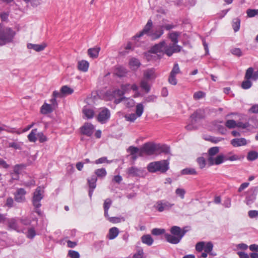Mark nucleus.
Instances as JSON below:
<instances>
[{
    "label": "nucleus",
    "instance_id": "1",
    "mask_svg": "<svg viewBox=\"0 0 258 258\" xmlns=\"http://www.w3.org/2000/svg\"><path fill=\"white\" fill-rule=\"evenodd\" d=\"M130 90V84H122L121 85L120 89L107 91L105 93V98L109 100H114V102L117 104L126 99L124 95Z\"/></svg>",
    "mask_w": 258,
    "mask_h": 258
},
{
    "label": "nucleus",
    "instance_id": "2",
    "mask_svg": "<svg viewBox=\"0 0 258 258\" xmlns=\"http://www.w3.org/2000/svg\"><path fill=\"white\" fill-rule=\"evenodd\" d=\"M188 231V227L181 228L179 226H173L170 228V233H165L164 236L168 242L173 244H177L180 242Z\"/></svg>",
    "mask_w": 258,
    "mask_h": 258
},
{
    "label": "nucleus",
    "instance_id": "3",
    "mask_svg": "<svg viewBox=\"0 0 258 258\" xmlns=\"http://www.w3.org/2000/svg\"><path fill=\"white\" fill-rule=\"evenodd\" d=\"M180 35V33L177 31L172 32L168 34V37L172 43L168 45L166 50V55L168 56H171L173 53L179 52L181 50L182 47L177 44Z\"/></svg>",
    "mask_w": 258,
    "mask_h": 258
},
{
    "label": "nucleus",
    "instance_id": "4",
    "mask_svg": "<svg viewBox=\"0 0 258 258\" xmlns=\"http://www.w3.org/2000/svg\"><path fill=\"white\" fill-rule=\"evenodd\" d=\"M169 168V162L168 160H162L150 162L147 166V169L150 173L159 172L165 173Z\"/></svg>",
    "mask_w": 258,
    "mask_h": 258
},
{
    "label": "nucleus",
    "instance_id": "5",
    "mask_svg": "<svg viewBox=\"0 0 258 258\" xmlns=\"http://www.w3.org/2000/svg\"><path fill=\"white\" fill-rule=\"evenodd\" d=\"M205 116V111L203 109H198L195 111L190 116V121L185 126V128L188 131L196 130L198 128L197 123L200 120L204 118Z\"/></svg>",
    "mask_w": 258,
    "mask_h": 258
},
{
    "label": "nucleus",
    "instance_id": "6",
    "mask_svg": "<svg viewBox=\"0 0 258 258\" xmlns=\"http://www.w3.org/2000/svg\"><path fill=\"white\" fill-rule=\"evenodd\" d=\"M2 24H0V38L5 45L13 41L16 34L15 32L11 28H5L1 30Z\"/></svg>",
    "mask_w": 258,
    "mask_h": 258
},
{
    "label": "nucleus",
    "instance_id": "7",
    "mask_svg": "<svg viewBox=\"0 0 258 258\" xmlns=\"http://www.w3.org/2000/svg\"><path fill=\"white\" fill-rule=\"evenodd\" d=\"M168 45L166 44L165 40H162L159 43L152 46L150 48V52L156 54L159 57L161 58L164 54L166 55V50Z\"/></svg>",
    "mask_w": 258,
    "mask_h": 258
},
{
    "label": "nucleus",
    "instance_id": "8",
    "mask_svg": "<svg viewBox=\"0 0 258 258\" xmlns=\"http://www.w3.org/2000/svg\"><path fill=\"white\" fill-rule=\"evenodd\" d=\"M43 189L38 186L33 193L32 202L35 209H39L41 206V201L43 198Z\"/></svg>",
    "mask_w": 258,
    "mask_h": 258
},
{
    "label": "nucleus",
    "instance_id": "9",
    "mask_svg": "<svg viewBox=\"0 0 258 258\" xmlns=\"http://www.w3.org/2000/svg\"><path fill=\"white\" fill-rule=\"evenodd\" d=\"M110 116L109 109L106 107L100 108L97 116V120L100 123L104 124L109 120Z\"/></svg>",
    "mask_w": 258,
    "mask_h": 258
},
{
    "label": "nucleus",
    "instance_id": "10",
    "mask_svg": "<svg viewBox=\"0 0 258 258\" xmlns=\"http://www.w3.org/2000/svg\"><path fill=\"white\" fill-rule=\"evenodd\" d=\"M126 174L130 177H142L146 175V170L144 168L131 166L127 169Z\"/></svg>",
    "mask_w": 258,
    "mask_h": 258
},
{
    "label": "nucleus",
    "instance_id": "11",
    "mask_svg": "<svg viewBox=\"0 0 258 258\" xmlns=\"http://www.w3.org/2000/svg\"><path fill=\"white\" fill-rule=\"evenodd\" d=\"M174 205V204L169 202L166 200H161L156 202L154 207L158 212H162L165 211L170 210Z\"/></svg>",
    "mask_w": 258,
    "mask_h": 258
},
{
    "label": "nucleus",
    "instance_id": "12",
    "mask_svg": "<svg viewBox=\"0 0 258 258\" xmlns=\"http://www.w3.org/2000/svg\"><path fill=\"white\" fill-rule=\"evenodd\" d=\"M157 151V144L153 143H146L144 144L140 149V156L143 153L148 155H152Z\"/></svg>",
    "mask_w": 258,
    "mask_h": 258
},
{
    "label": "nucleus",
    "instance_id": "13",
    "mask_svg": "<svg viewBox=\"0 0 258 258\" xmlns=\"http://www.w3.org/2000/svg\"><path fill=\"white\" fill-rule=\"evenodd\" d=\"M195 248L198 252H202L204 250L205 252L210 253L213 250V244L211 241H200L196 244Z\"/></svg>",
    "mask_w": 258,
    "mask_h": 258
},
{
    "label": "nucleus",
    "instance_id": "14",
    "mask_svg": "<svg viewBox=\"0 0 258 258\" xmlns=\"http://www.w3.org/2000/svg\"><path fill=\"white\" fill-rule=\"evenodd\" d=\"M258 193V187L255 186L250 188L246 197L245 202L246 205L250 206L254 202Z\"/></svg>",
    "mask_w": 258,
    "mask_h": 258
},
{
    "label": "nucleus",
    "instance_id": "15",
    "mask_svg": "<svg viewBox=\"0 0 258 258\" xmlns=\"http://www.w3.org/2000/svg\"><path fill=\"white\" fill-rule=\"evenodd\" d=\"M95 126L90 122H85L80 128V132L82 134L88 137H90L93 134Z\"/></svg>",
    "mask_w": 258,
    "mask_h": 258
},
{
    "label": "nucleus",
    "instance_id": "16",
    "mask_svg": "<svg viewBox=\"0 0 258 258\" xmlns=\"http://www.w3.org/2000/svg\"><path fill=\"white\" fill-rule=\"evenodd\" d=\"M26 191L23 188H18L14 194L15 201L19 203H22L25 202Z\"/></svg>",
    "mask_w": 258,
    "mask_h": 258
},
{
    "label": "nucleus",
    "instance_id": "17",
    "mask_svg": "<svg viewBox=\"0 0 258 258\" xmlns=\"http://www.w3.org/2000/svg\"><path fill=\"white\" fill-rule=\"evenodd\" d=\"M112 204V201L110 199H107L104 201L103 204V209L104 210V217L108 219L109 221L112 223L116 222L117 218L109 217L108 215V210Z\"/></svg>",
    "mask_w": 258,
    "mask_h": 258
},
{
    "label": "nucleus",
    "instance_id": "18",
    "mask_svg": "<svg viewBox=\"0 0 258 258\" xmlns=\"http://www.w3.org/2000/svg\"><path fill=\"white\" fill-rule=\"evenodd\" d=\"M208 161L210 165H220L226 161L225 155L220 154L216 157L208 158Z\"/></svg>",
    "mask_w": 258,
    "mask_h": 258
},
{
    "label": "nucleus",
    "instance_id": "19",
    "mask_svg": "<svg viewBox=\"0 0 258 258\" xmlns=\"http://www.w3.org/2000/svg\"><path fill=\"white\" fill-rule=\"evenodd\" d=\"M153 23L151 20H149L145 26L144 28L142 30V31L140 32L139 33L137 34L134 38L136 39L137 38H140L143 36L144 34H147L149 36V33L152 31L151 29L152 28Z\"/></svg>",
    "mask_w": 258,
    "mask_h": 258
},
{
    "label": "nucleus",
    "instance_id": "20",
    "mask_svg": "<svg viewBox=\"0 0 258 258\" xmlns=\"http://www.w3.org/2000/svg\"><path fill=\"white\" fill-rule=\"evenodd\" d=\"M245 79H251L253 81H256L258 79V69L254 71L253 68L250 67L248 68L245 72Z\"/></svg>",
    "mask_w": 258,
    "mask_h": 258
},
{
    "label": "nucleus",
    "instance_id": "21",
    "mask_svg": "<svg viewBox=\"0 0 258 258\" xmlns=\"http://www.w3.org/2000/svg\"><path fill=\"white\" fill-rule=\"evenodd\" d=\"M164 33L163 29L160 27L158 29L152 30L149 33V36L152 40L159 39Z\"/></svg>",
    "mask_w": 258,
    "mask_h": 258
},
{
    "label": "nucleus",
    "instance_id": "22",
    "mask_svg": "<svg viewBox=\"0 0 258 258\" xmlns=\"http://www.w3.org/2000/svg\"><path fill=\"white\" fill-rule=\"evenodd\" d=\"M82 111L86 119H91L94 117V109L89 106H85L83 108Z\"/></svg>",
    "mask_w": 258,
    "mask_h": 258
},
{
    "label": "nucleus",
    "instance_id": "23",
    "mask_svg": "<svg viewBox=\"0 0 258 258\" xmlns=\"http://www.w3.org/2000/svg\"><path fill=\"white\" fill-rule=\"evenodd\" d=\"M231 144L234 147L245 146L247 144L246 140L245 138H235L231 141Z\"/></svg>",
    "mask_w": 258,
    "mask_h": 258
},
{
    "label": "nucleus",
    "instance_id": "24",
    "mask_svg": "<svg viewBox=\"0 0 258 258\" xmlns=\"http://www.w3.org/2000/svg\"><path fill=\"white\" fill-rule=\"evenodd\" d=\"M46 47L45 43H42L41 44H35L32 43L27 44V48L29 49H33L37 52H40L43 50Z\"/></svg>",
    "mask_w": 258,
    "mask_h": 258
},
{
    "label": "nucleus",
    "instance_id": "25",
    "mask_svg": "<svg viewBox=\"0 0 258 258\" xmlns=\"http://www.w3.org/2000/svg\"><path fill=\"white\" fill-rule=\"evenodd\" d=\"M89 66V63L85 60H82L79 61L78 62V70L83 72H86L88 71Z\"/></svg>",
    "mask_w": 258,
    "mask_h": 258
},
{
    "label": "nucleus",
    "instance_id": "26",
    "mask_svg": "<svg viewBox=\"0 0 258 258\" xmlns=\"http://www.w3.org/2000/svg\"><path fill=\"white\" fill-rule=\"evenodd\" d=\"M118 234L119 229L115 227H113L109 229L107 237L109 240H112L115 239L118 236Z\"/></svg>",
    "mask_w": 258,
    "mask_h": 258
},
{
    "label": "nucleus",
    "instance_id": "27",
    "mask_svg": "<svg viewBox=\"0 0 258 258\" xmlns=\"http://www.w3.org/2000/svg\"><path fill=\"white\" fill-rule=\"evenodd\" d=\"M141 63L140 60L135 57L130 59L129 61V66L132 70H137L141 66Z\"/></svg>",
    "mask_w": 258,
    "mask_h": 258
},
{
    "label": "nucleus",
    "instance_id": "28",
    "mask_svg": "<svg viewBox=\"0 0 258 258\" xmlns=\"http://www.w3.org/2000/svg\"><path fill=\"white\" fill-rule=\"evenodd\" d=\"M156 78L153 69H148L144 73V79L148 80L154 79Z\"/></svg>",
    "mask_w": 258,
    "mask_h": 258
},
{
    "label": "nucleus",
    "instance_id": "29",
    "mask_svg": "<svg viewBox=\"0 0 258 258\" xmlns=\"http://www.w3.org/2000/svg\"><path fill=\"white\" fill-rule=\"evenodd\" d=\"M53 109L51 105L44 103L41 107V112L43 114H46L52 112Z\"/></svg>",
    "mask_w": 258,
    "mask_h": 258
},
{
    "label": "nucleus",
    "instance_id": "30",
    "mask_svg": "<svg viewBox=\"0 0 258 258\" xmlns=\"http://www.w3.org/2000/svg\"><path fill=\"white\" fill-rule=\"evenodd\" d=\"M100 50V48L98 47L89 48L88 50V54L92 58H97L98 56Z\"/></svg>",
    "mask_w": 258,
    "mask_h": 258
},
{
    "label": "nucleus",
    "instance_id": "31",
    "mask_svg": "<svg viewBox=\"0 0 258 258\" xmlns=\"http://www.w3.org/2000/svg\"><path fill=\"white\" fill-rule=\"evenodd\" d=\"M126 73V70L122 66H118L115 70V75L119 78L124 77Z\"/></svg>",
    "mask_w": 258,
    "mask_h": 258
},
{
    "label": "nucleus",
    "instance_id": "32",
    "mask_svg": "<svg viewBox=\"0 0 258 258\" xmlns=\"http://www.w3.org/2000/svg\"><path fill=\"white\" fill-rule=\"evenodd\" d=\"M37 129L34 128L32 130L31 132L28 135L27 138L29 142L35 143L37 140Z\"/></svg>",
    "mask_w": 258,
    "mask_h": 258
},
{
    "label": "nucleus",
    "instance_id": "33",
    "mask_svg": "<svg viewBox=\"0 0 258 258\" xmlns=\"http://www.w3.org/2000/svg\"><path fill=\"white\" fill-rule=\"evenodd\" d=\"M97 178L95 175H92L88 178L87 182L89 188L95 189L96 187V181Z\"/></svg>",
    "mask_w": 258,
    "mask_h": 258
},
{
    "label": "nucleus",
    "instance_id": "34",
    "mask_svg": "<svg viewBox=\"0 0 258 258\" xmlns=\"http://www.w3.org/2000/svg\"><path fill=\"white\" fill-rule=\"evenodd\" d=\"M157 151L165 154H168L170 152V147L166 145L157 144Z\"/></svg>",
    "mask_w": 258,
    "mask_h": 258
},
{
    "label": "nucleus",
    "instance_id": "35",
    "mask_svg": "<svg viewBox=\"0 0 258 258\" xmlns=\"http://www.w3.org/2000/svg\"><path fill=\"white\" fill-rule=\"evenodd\" d=\"M142 241L143 243L149 246L151 245L153 243V239L150 235H144L141 237Z\"/></svg>",
    "mask_w": 258,
    "mask_h": 258
},
{
    "label": "nucleus",
    "instance_id": "36",
    "mask_svg": "<svg viewBox=\"0 0 258 258\" xmlns=\"http://www.w3.org/2000/svg\"><path fill=\"white\" fill-rule=\"evenodd\" d=\"M140 87L146 93L150 92L151 90V86L148 83V81L146 79H143L140 82Z\"/></svg>",
    "mask_w": 258,
    "mask_h": 258
},
{
    "label": "nucleus",
    "instance_id": "37",
    "mask_svg": "<svg viewBox=\"0 0 258 258\" xmlns=\"http://www.w3.org/2000/svg\"><path fill=\"white\" fill-rule=\"evenodd\" d=\"M240 22V19L238 18H234L233 19L232 26L235 32H237L239 30Z\"/></svg>",
    "mask_w": 258,
    "mask_h": 258
},
{
    "label": "nucleus",
    "instance_id": "38",
    "mask_svg": "<svg viewBox=\"0 0 258 258\" xmlns=\"http://www.w3.org/2000/svg\"><path fill=\"white\" fill-rule=\"evenodd\" d=\"M226 161H234L240 159L239 156L236 154H233L232 152H229L225 155Z\"/></svg>",
    "mask_w": 258,
    "mask_h": 258
},
{
    "label": "nucleus",
    "instance_id": "39",
    "mask_svg": "<svg viewBox=\"0 0 258 258\" xmlns=\"http://www.w3.org/2000/svg\"><path fill=\"white\" fill-rule=\"evenodd\" d=\"M107 175V172L105 168H102L96 169L95 171V175L97 178H104Z\"/></svg>",
    "mask_w": 258,
    "mask_h": 258
},
{
    "label": "nucleus",
    "instance_id": "40",
    "mask_svg": "<svg viewBox=\"0 0 258 258\" xmlns=\"http://www.w3.org/2000/svg\"><path fill=\"white\" fill-rule=\"evenodd\" d=\"M258 158V152L255 151H250L248 152L247 159L248 161H252Z\"/></svg>",
    "mask_w": 258,
    "mask_h": 258
},
{
    "label": "nucleus",
    "instance_id": "41",
    "mask_svg": "<svg viewBox=\"0 0 258 258\" xmlns=\"http://www.w3.org/2000/svg\"><path fill=\"white\" fill-rule=\"evenodd\" d=\"M144 107L142 103H138L136 106V115L140 117L143 114L144 112Z\"/></svg>",
    "mask_w": 258,
    "mask_h": 258
},
{
    "label": "nucleus",
    "instance_id": "42",
    "mask_svg": "<svg viewBox=\"0 0 258 258\" xmlns=\"http://www.w3.org/2000/svg\"><path fill=\"white\" fill-rule=\"evenodd\" d=\"M219 152V147H214L208 150V158L214 157Z\"/></svg>",
    "mask_w": 258,
    "mask_h": 258
},
{
    "label": "nucleus",
    "instance_id": "43",
    "mask_svg": "<svg viewBox=\"0 0 258 258\" xmlns=\"http://www.w3.org/2000/svg\"><path fill=\"white\" fill-rule=\"evenodd\" d=\"M60 92L62 94L67 95L72 94L73 93L74 90L73 89L67 86H63L61 88Z\"/></svg>",
    "mask_w": 258,
    "mask_h": 258
},
{
    "label": "nucleus",
    "instance_id": "44",
    "mask_svg": "<svg viewBox=\"0 0 258 258\" xmlns=\"http://www.w3.org/2000/svg\"><path fill=\"white\" fill-rule=\"evenodd\" d=\"M181 173L182 175H196L197 174L196 170L191 168L183 169L181 170Z\"/></svg>",
    "mask_w": 258,
    "mask_h": 258
},
{
    "label": "nucleus",
    "instance_id": "45",
    "mask_svg": "<svg viewBox=\"0 0 258 258\" xmlns=\"http://www.w3.org/2000/svg\"><path fill=\"white\" fill-rule=\"evenodd\" d=\"M250 79H245L244 80L241 84V87L242 89L247 90L249 89L252 85V82L250 81Z\"/></svg>",
    "mask_w": 258,
    "mask_h": 258
},
{
    "label": "nucleus",
    "instance_id": "46",
    "mask_svg": "<svg viewBox=\"0 0 258 258\" xmlns=\"http://www.w3.org/2000/svg\"><path fill=\"white\" fill-rule=\"evenodd\" d=\"M206 96V93L203 91H199L194 93L193 98L195 100H200Z\"/></svg>",
    "mask_w": 258,
    "mask_h": 258
},
{
    "label": "nucleus",
    "instance_id": "47",
    "mask_svg": "<svg viewBox=\"0 0 258 258\" xmlns=\"http://www.w3.org/2000/svg\"><path fill=\"white\" fill-rule=\"evenodd\" d=\"M230 52L233 55L239 57L243 55L242 52L239 48H232L230 49Z\"/></svg>",
    "mask_w": 258,
    "mask_h": 258
},
{
    "label": "nucleus",
    "instance_id": "48",
    "mask_svg": "<svg viewBox=\"0 0 258 258\" xmlns=\"http://www.w3.org/2000/svg\"><path fill=\"white\" fill-rule=\"evenodd\" d=\"M126 120L130 122H134L139 117L136 113H130L126 114L124 116Z\"/></svg>",
    "mask_w": 258,
    "mask_h": 258
},
{
    "label": "nucleus",
    "instance_id": "49",
    "mask_svg": "<svg viewBox=\"0 0 258 258\" xmlns=\"http://www.w3.org/2000/svg\"><path fill=\"white\" fill-rule=\"evenodd\" d=\"M127 151L130 152L131 155H134L135 154H139V156H140V150L138 147H134V146H130L128 149Z\"/></svg>",
    "mask_w": 258,
    "mask_h": 258
},
{
    "label": "nucleus",
    "instance_id": "50",
    "mask_svg": "<svg viewBox=\"0 0 258 258\" xmlns=\"http://www.w3.org/2000/svg\"><path fill=\"white\" fill-rule=\"evenodd\" d=\"M225 126L229 128H233L236 127L237 123L233 119L227 120L225 122Z\"/></svg>",
    "mask_w": 258,
    "mask_h": 258
},
{
    "label": "nucleus",
    "instance_id": "51",
    "mask_svg": "<svg viewBox=\"0 0 258 258\" xmlns=\"http://www.w3.org/2000/svg\"><path fill=\"white\" fill-rule=\"evenodd\" d=\"M112 162V160H107V157H101V158L96 160L95 161L94 163L96 164H102L104 163H111Z\"/></svg>",
    "mask_w": 258,
    "mask_h": 258
},
{
    "label": "nucleus",
    "instance_id": "52",
    "mask_svg": "<svg viewBox=\"0 0 258 258\" xmlns=\"http://www.w3.org/2000/svg\"><path fill=\"white\" fill-rule=\"evenodd\" d=\"M180 73V70L178 64L177 63H175L170 74H171L172 75L176 76V75Z\"/></svg>",
    "mask_w": 258,
    "mask_h": 258
},
{
    "label": "nucleus",
    "instance_id": "53",
    "mask_svg": "<svg viewBox=\"0 0 258 258\" xmlns=\"http://www.w3.org/2000/svg\"><path fill=\"white\" fill-rule=\"evenodd\" d=\"M175 192L176 195L179 197L181 199H183L184 198L186 191L183 188H177L175 190Z\"/></svg>",
    "mask_w": 258,
    "mask_h": 258
},
{
    "label": "nucleus",
    "instance_id": "54",
    "mask_svg": "<svg viewBox=\"0 0 258 258\" xmlns=\"http://www.w3.org/2000/svg\"><path fill=\"white\" fill-rule=\"evenodd\" d=\"M37 138L40 143H44L47 141L46 137L42 132L37 133Z\"/></svg>",
    "mask_w": 258,
    "mask_h": 258
},
{
    "label": "nucleus",
    "instance_id": "55",
    "mask_svg": "<svg viewBox=\"0 0 258 258\" xmlns=\"http://www.w3.org/2000/svg\"><path fill=\"white\" fill-rule=\"evenodd\" d=\"M248 216L250 219H257L258 218V211L257 210H249L248 212Z\"/></svg>",
    "mask_w": 258,
    "mask_h": 258
},
{
    "label": "nucleus",
    "instance_id": "56",
    "mask_svg": "<svg viewBox=\"0 0 258 258\" xmlns=\"http://www.w3.org/2000/svg\"><path fill=\"white\" fill-rule=\"evenodd\" d=\"M197 162L201 169L204 168L206 164V160L204 157H199L197 159Z\"/></svg>",
    "mask_w": 258,
    "mask_h": 258
},
{
    "label": "nucleus",
    "instance_id": "57",
    "mask_svg": "<svg viewBox=\"0 0 258 258\" xmlns=\"http://www.w3.org/2000/svg\"><path fill=\"white\" fill-rule=\"evenodd\" d=\"M68 256L71 258H80L79 253L75 250H70L68 252Z\"/></svg>",
    "mask_w": 258,
    "mask_h": 258
},
{
    "label": "nucleus",
    "instance_id": "58",
    "mask_svg": "<svg viewBox=\"0 0 258 258\" xmlns=\"http://www.w3.org/2000/svg\"><path fill=\"white\" fill-rule=\"evenodd\" d=\"M164 232L165 229H164L154 228L152 230V234L154 235H160Z\"/></svg>",
    "mask_w": 258,
    "mask_h": 258
},
{
    "label": "nucleus",
    "instance_id": "59",
    "mask_svg": "<svg viewBox=\"0 0 258 258\" xmlns=\"http://www.w3.org/2000/svg\"><path fill=\"white\" fill-rule=\"evenodd\" d=\"M9 147L13 148L16 150H20L21 149V144L20 143L13 142L9 143Z\"/></svg>",
    "mask_w": 258,
    "mask_h": 258
},
{
    "label": "nucleus",
    "instance_id": "60",
    "mask_svg": "<svg viewBox=\"0 0 258 258\" xmlns=\"http://www.w3.org/2000/svg\"><path fill=\"white\" fill-rule=\"evenodd\" d=\"M6 206L12 208L15 206L14 200L12 197H8L6 200Z\"/></svg>",
    "mask_w": 258,
    "mask_h": 258
},
{
    "label": "nucleus",
    "instance_id": "61",
    "mask_svg": "<svg viewBox=\"0 0 258 258\" xmlns=\"http://www.w3.org/2000/svg\"><path fill=\"white\" fill-rule=\"evenodd\" d=\"M168 82L172 85H176L177 83V81L176 79V76L170 74L168 78Z\"/></svg>",
    "mask_w": 258,
    "mask_h": 258
},
{
    "label": "nucleus",
    "instance_id": "62",
    "mask_svg": "<svg viewBox=\"0 0 258 258\" xmlns=\"http://www.w3.org/2000/svg\"><path fill=\"white\" fill-rule=\"evenodd\" d=\"M246 14L249 18H252L257 15L256 9H248L246 11Z\"/></svg>",
    "mask_w": 258,
    "mask_h": 258
},
{
    "label": "nucleus",
    "instance_id": "63",
    "mask_svg": "<svg viewBox=\"0 0 258 258\" xmlns=\"http://www.w3.org/2000/svg\"><path fill=\"white\" fill-rule=\"evenodd\" d=\"M157 98L156 96L151 95L145 97L144 100L146 102H154L156 101Z\"/></svg>",
    "mask_w": 258,
    "mask_h": 258
},
{
    "label": "nucleus",
    "instance_id": "64",
    "mask_svg": "<svg viewBox=\"0 0 258 258\" xmlns=\"http://www.w3.org/2000/svg\"><path fill=\"white\" fill-rule=\"evenodd\" d=\"M36 235V232L34 228H31L28 230L27 237L30 239H33Z\"/></svg>",
    "mask_w": 258,
    "mask_h": 258
}]
</instances>
